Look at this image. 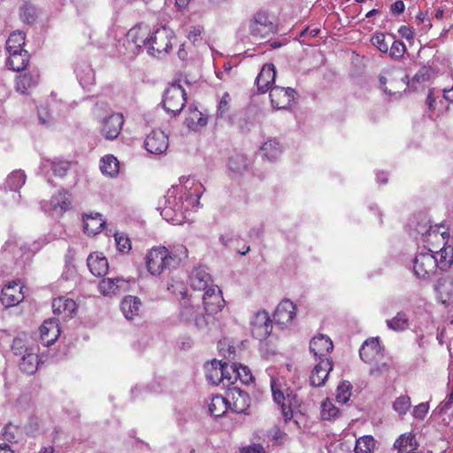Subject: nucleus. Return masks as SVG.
Listing matches in <instances>:
<instances>
[{"mask_svg":"<svg viewBox=\"0 0 453 453\" xmlns=\"http://www.w3.org/2000/svg\"><path fill=\"white\" fill-rule=\"evenodd\" d=\"M187 257L188 250L185 247L176 250H170L165 246L153 247L146 254V268L150 274L159 277L177 269Z\"/></svg>","mask_w":453,"mask_h":453,"instance_id":"obj_1","label":"nucleus"},{"mask_svg":"<svg viewBox=\"0 0 453 453\" xmlns=\"http://www.w3.org/2000/svg\"><path fill=\"white\" fill-rule=\"evenodd\" d=\"M176 287L173 291H178L183 298L189 296L194 300L202 299L204 309L210 313H216L224 307L225 300L218 285H205L203 289H196L195 285H176Z\"/></svg>","mask_w":453,"mask_h":453,"instance_id":"obj_2","label":"nucleus"},{"mask_svg":"<svg viewBox=\"0 0 453 453\" xmlns=\"http://www.w3.org/2000/svg\"><path fill=\"white\" fill-rule=\"evenodd\" d=\"M13 354L20 357L19 362V369L27 374H34L39 365L38 347L33 340L27 336L16 337L12 345Z\"/></svg>","mask_w":453,"mask_h":453,"instance_id":"obj_3","label":"nucleus"},{"mask_svg":"<svg viewBox=\"0 0 453 453\" xmlns=\"http://www.w3.org/2000/svg\"><path fill=\"white\" fill-rule=\"evenodd\" d=\"M180 84H171L165 91L163 105L166 111L173 115L180 113L185 106L187 97Z\"/></svg>","mask_w":453,"mask_h":453,"instance_id":"obj_4","label":"nucleus"},{"mask_svg":"<svg viewBox=\"0 0 453 453\" xmlns=\"http://www.w3.org/2000/svg\"><path fill=\"white\" fill-rule=\"evenodd\" d=\"M173 32L165 27H161L151 33L148 53L157 56L166 53L173 46Z\"/></svg>","mask_w":453,"mask_h":453,"instance_id":"obj_5","label":"nucleus"},{"mask_svg":"<svg viewBox=\"0 0 453 453\" xmlns=\"http://www.w3.org/2000/svg\"><path fill=\"white\" fill-rule=\"evenodd\" d=\"M434 252L426 251L417 254L413 261V271L418 278L422 280H429L438 268L437 257Z\"/></svg>","mask_w":453,"mask_h":453,"instance_id":"obj_6","label":"nucleus"},{"mask_svg":"<svg viewBox=\"0 0 453 453\" xmlns=\"http://www.w3.org/2000/svg\"><path fill=\"white\" fill-rule=\"evenodd\" d=\"M250 30L254 38L265 39L276 33L277 27L265 12H260L250 20Z\"/></svg>","mask_w":453,"mask_h":453,"instance_id":"obj_7","label":"nucleus"},{"mask_svg":"<svg viewBox=\"0 0 453 453\" xmlns=\"http://www.w3.org/2000/svg\"><path fill=\"white\" fill-rule=\"evenodd\" d=\"M450 237L449 227L443 224L431 226L423 234V242L428 247V251L434 252V250L444 247L448 244Z\"/></svg>","mask_w":453,"mask_h":453,"instance_id":"obj_8","label":"nucleus"},{"mask_svg":"<svg viewBox=\"0 0 453 453\" xmlns=\"http://www.w3.org/2000/svg\"><path fill=\"white\" fill-rule=\"evenodd\" d=\"M334 344L329 336L322 334L315 335L310 342V351L316 360L332 359L330 357Z\"/></svg>","mask_w":453,"mask_h":453,"instance_id":"obj_9","label":"nucleus"},{"mask_svg":"<svg viewBox=\"0 0 453 453\" xmlns=\"http://www.w3.org/2000/svg\"><path fill=\"white\" fill-rule=\"evenodd\" d=\"M124 117L121 113H113L101 122L100 133L107 140L116 139L122 129Z\"/></svg>","mask_w":453,"mask_h":453,"instance_id":"obj_10","label":"nucleus"},{"mask_svg":"<svg viewBox=\"0 0 453 453\" xmlns=\"http://www.w3.org/2000/svg\"><path fill=\"white\" fill-rule=\"evenodd\" d=\"M273 326L269 314L265 311H258L251 321L252 335L259 341L266 339L272 331Z\"/></svg>","mask_w":453,"mask_h":453,"instance_id":"obj_11","label":"nucleus"},{"mask_svg":"<svg viewBox=\"0 0 453 453\" xmlns=\"http://www.w3.org/2000/svg\"><path fill=\"white\" fill-rule=\"evenodd\" d=\"M227 399H229V409L235 413H243L250 407V396L237 386L227 389Z\"/></svg>","mask_w":453,"mask_h":453,"instance_id":"obj_12","label":"nucleus"},{"mask_svg":"<svg viewBox=\"0 0 453 453\" xmlns=\"http://www.w3.org/2000/svg\"><path fill=\"white\" fill-rule=\"evenodd\" d=\"M144 146L151 154H162L168 149V136L161 130H152L147 135Z\"/></svg>","mask_w":453,"mask_h":453,"instance_id":"obj_13","label":"nucleus"},{"mask_svg":"<svg viewBox=\"0 0 453 453\" xmlns=\"http://www.w3.org/2000/svg\"><path fill=\"white\" fill-rule=\"evenodd\" d=\"M334 365L332 359H323L319 361L314 366L310 376V384L313 388H319L326 384Z\"/></svg>","mask_w":453,"mask_h":453,"instance_id":"obj_14","label":"nucleus"},{"mask_svg":"<svg viewBox=\"0 0 453 453\" xmlns=\"http://www.w3.org/2000/svg\"><path fill=\"white\" fill-rule=\"evenodd\" d=\"M361 359L367 364H373L383 357L382 348L378 338L366 340L359 349Z\"/></svg>","mask_w":453,"mask_h":453,"instance_id":"obj_15","label":"nucleus"},{"mask_svg":"<svg viewBox=\"0 0 453 453\" xmlns=\"http://www.w3.org/2000/svg\"><path fill=\"white\" fill-rule=\"evenodd\" d=\"M151 31L148 25L140 23L133 27L127 33L128 39L137 48H149L150 42Z\"/></svg>","mask_w":453,"mask_h":453,"instance_id":"obj_16","label":"nucleus"},{"mask_svg":"<svg viewBox=\"0 0 453 453\" xmlns=\"http://www.w3.org/2000/svg\"><path fill=\"white\" fill-rule=\"evenodd\" d=\"M60 335L58 321L56 319H46L40 326V337L45 346L53 344Z\"/></svg>","mask_w":453,"mask_h":453,"instance_id":"obj_17","label":"nucleus"},{"mask_svg":"<svg viewBox=\"0 0 453 453\" xmlns=\"http://www.w3.org/2000/svg\"><path fill=\"white\" fill-rule=\"evenodd\" d=\"M25 285H4L0 300L5 306H14L24 299L23 288Z\"/></svg>","mask_w":453,"mask_h":453,"instance_id":"obj_18","label":"nucleus"},{"mask_svg":"<svg viewBox=\"0 0 453 453\" xmlns=\"http://www.w3.org/2000/svg\"><path fill=\"white\" fill-rule=\"evenodd\" d=\"M275 76L276 72L274 65L271 63L265 64L256 79L258 91L261 93L268 91L274 82Z\"/></svg>","mask_w":453,"mask_h":453,"instance_id":"obj_19","label":"nucleus"},{"mask_svg":"<svg viewBox=\"0 0 453 453\" xmlns=\"http://www.w3.org/2000/svg\"><path fill=\"white\" fill-rule=\"evenodd\" d=\"M87 264L91 273L98 278L104 277L108 273V260L98 253L90 254L87 259Z\"/></svg>","mask_w":453,"mask_h":453,"instance_id":"obj_20","label":"nucleus"},{"mask_svg":"<svg viewBox=\"0 0 453 453\" xmlns=\"http://www.w3.org/2000/svg\"><path fill=\"white\" fill-rule=\"evenodd\" d=\"M53 312L56 315H62L64 319L73 317L77 309L76 303L70 298L58 297L52 302Z\"/></svg>","mask_w":453,"mask_h":453,"instance_id":"obj_21","label":"nucleus"},{"mask_svg":"<svg viewBox=\"0 0 453 453\" xmlns=\"http://www.w3.org/2000/svg\"><path fill=\"white\" fill-rule=\"evenodd\" d=\"M84 232L88 235L100 233L105 226V220L100 213H89L83 215Z\"/></svg>","mask_w":453,"mask_h":453,"instance_id":"obj_22","label":"nucleus"},{"mask_svg":"<svg viewBox=\"0 0 453 453\" xmlns=\"http://www.w3.org/2000/svg\"><path fill=\"white\" fill-rule=\"evenodd\" d=\"M39 81V73L37 72H29L19 74L16 78L17 91L26 94L29 89L35 88Z\"/></svg>","mask_w":453,"mask_h":453,"instance_id":"obj_23","label":"nucleus"},{"mask_svg":"<svg viewBox=\"0 0 453 453\" xmlns=\"http://www.w3.org/2000/svg\"><path fill=\"white\" fill-rule=\"evenodd\" d=\"M185 123L191 130H198L208 123V116L198 111L197 108L189 107Z\"/></svg>","mask_w":453,"mask_h":453,"instance_id":"obj_24","label":"nucleus"},{"mask_svg":"<svg viewBox=\"0 0 453 453\" xmlns=\"http://www.w3.org/2000/svg\"><path fill=\"white\" fill-rule=\"evenodd\" d=\"M205 376L209 382L213 385L221 384L224 380V373L222 372V362L212 360L204 365Z\"/></svg>","mask_w":453,"mask_h":453,"instance_id":"obj_25","label":"nucleus"},{"mask_svg":"<svg viewBox=\"0 0 453 453\" xmlns=\"http://www.w3.org/2000/svg\"><path fill=\"white\" fill-rule=\"evenodd\" d=\"M9 54L7 64L12 71L20 72L27 68L30 58L27 50L9 52Z\"/></svg>","mask_w":453,"mask_h":453,"instance_id":"obj_26","label":"nucleus"},{"mask_svg":"<svg viewBox=\"0 0 453 453\" xmlns=\"http://www.w3.org/2000/svg\"><path fill=\"white\" fill-rule=\"evenodd\" d=\"M141 307L140 299L136 296H126L121 303V311L127 319H133L139 314Z\"/></svg>","mask_w":453,"mask_h":453,"instance_id":"obj_27","label":"nucleus"},{"mask_svg":"<svg viewBox=\"0 0 453 453\" xmlns=\"http://www.w3.org/2000/svg\"><path fill=\"white\" fill-rule=\"evenodd\" d=\"M228 403L229 399L225 398L222 395L212 396L208 405L211 415L214 417H221L229 408Z\"/></svg>","mask_w":453,"mask_h":453,"instance_id":"obj_28","label":"nucleus"},{"mask_svg":"<svg viewBox=\"0 0 453 453\" xmlns=\"http://www.w3.org/2000/svg\"><path fill=\"white\" fill-rule=\"evenodd\" d=\"M100 169L103 174L114 177L119 173V163L113 155H106L101 159Z\"/></svg>","mask_w":453,"mask_h":453,"instance_id":"obj_29","label":"nucleus"},{"mask_svg":"<svg viewBox=\"0 0 453 453\" xmlns=\"http://www.w3.org/2000/svg\"><path fill=\"white\" fill-rule=\"evenodd\" d=\"M25 39V34L21 31L12 33L6 41V50L8 52H20V50H24Z\"/></svg>","mask_w":453,"mask_h":453,"instance_id":"obj_30","label":"nucleus"},{"mask_svg":"<svg viewBox=\"0 0 453 453\" xmlns=\"http://www.w3.org/2000/svg\"><path fill=\"white\" fill-rule=\"evenodd\" d=\"M261 150L265 157L273 161L281 154L280 143L276 139H269L262 145Z\"/></svg>","mask_w":453,"mask_h":453,"instance_id":"obj_31","label":"nucleus"},{"mask_svg":"<svg viewBox=\"0 0 453 453\" xmlns=\"http://www.w3.org/2000/svg\"><path fill=\"white\" fill-rule=\"evenodd\" d=\"M440 258H437L438 268L447 271L453 264V245H445L439 250Z\"/></svg>","mask_w":453,"mask_h":453,"instance_id":"obj_32","label":"nucleus"},{"mask_svg":"<svg viewBox=\"0 0 453 453\" xmlns=\"http://www.w3.org/2000/svg\"><path fill=\"white\" fill-rule=\"evenodd\" d=\"M25 181L26 175L23 171H13L6 178L5 188L10 191H18L24 185Z\"/></svg>","mask_w":453,"mask_h":453,"instance_id":"obj_33","label":"nucleus"},{"mask_svg":"<svg viewBox=\"0 0 453 453\" xmlns=\"http://www.w3.org/2000/svg\"><path fill=\"white\" fill-rule=\"evenodd\" d=\"M386 324L393 331H403L409 327V318L405 312L400 311L393 319H387Z\"/></svg>","mask_w":453,"mask_h":453,"instance_id":"obj_34","label":"nucleus"},{"mask_svg":"<svg viewBox=\"0 0 453 453\" xmlns=\"http://www.w3.org/2000/svg\"><path fill=\"white\" fill-rule=\"evenodd\" d=\"M320 409L323 420H334L340 414L339 409L328 398L322 401Z\"/></svg>","mask_w":453,"mask_h":453,"instance_id":"obj_35","label":"nucleus"},{"mask_svg":"<svg viewBox=\"0 0 453 453\" xmlns=\"http://www.w3.org/2000/svg\"><path fill=\"white\" fill-rule=\"evenodd\" d=\"M375 441L372 435H364L356 441L355 453H373Z\"/></svg>","mask_w":453,"mask_h":453,"instance_id":"obj_36","label":"nucleus"},{"mask_svg":"<svg viewBox=\"0 0 453 453\" xmlns=\"http://www.w3.org/2000/svg\"><path fill=\"white\" fill-rule=\"evenodd\" d=\"M50 204L54 209H60L64 211H67L71 204L68 192L66 190L58 191V194L51 197Z\"/></svg>","mask_w":453,"mask_h":453,"instance_id":"obj_37","label":"nucleus"},{"mask_svg":"<svg viewBox=\"0 0 453 453\" xmlns=\"http://www.w3.org/2000/svg\"><path fill=\"white\" fill-rule=\"evenodd\" d=\"M271 376V390L273 398L275 403L280 406L283 411V391H282V383L280 379L275 378L273 373L269 372Z\"/></svg>","mask_w":453,"mask_h":453,"instance_id":"obj_38","label":"nucleus"},{"mask_svg":"<svg viewBox=\"0 0 453 453\" xmlns=\"http://www.w3.org/2000/svg\"><path fill=\"white\" fill-rule=\"evenodd\" d=\"M435 291L438 300L445 304H453V285H436Z\"/></svg>","mask_w":453,"mask_h":453,"instance_id":"obj_39","label":"nucleus"},{"mask_svg":"<svg viewBox=\"0 0 453 453\" xmlns=\"http://www.w3.org/2000/svg\"><path fill=\"white\" fill-rule=\"evenodd\" d=\"M231 372H233V377H234L235 382L237 380H240L242 384L248 385L253 380L250 370L247 366L236 365V366H233Z\"/></svg>","mask_w":453,"mask_h":453,"instance_id":"obj_40","label":"nucleus"},{"mask_svg":"<svg viewBox=\"0 0 453 453\" xmlns=\"http://www.w3.org/2000/svg\"><path fill=\"white\" fill-rule=\"evenodd\" d=\"M190 280L198 283H209L212 280V277L204 265L195 267L190 273Z\"/></svg>","mask_w":453,"mask_h":453,"instance_id":"obj_41","label":"nucleus"},{"mask_svg":"<svg viewBox=\"0 0 453 453\" xmlns=\"http://www.w3.org/2000/svg\"><path fill=\"white\" fill-rule=\"evenodd\" d=\"M407 446L414 447V449H417L418 443L415 435L411 433L400 435L394 443V447L398 449L399 453H402Z\"/></svg>","mask_w":453,"mask_h":453,"instance_id":"obj_42","label":"nucleus"},{"mask_svg":"<svg viewBox=\"0 0 453 453\" xmlns=\"http://www.w3.org/2000/svg\"><path fill=\"white\" fill-rule=\"evenodd\" d=\"M288 401V411H285V421L290 419L294 413L296 411H299V407L301 406V400L296 393L291 391L287 394L285 396V402Z\"/></svg>","mask_w":453,"mask_h":453,"instance_id":"obj_43","label":"nucleus"},{"mask_svg":"<svg viewBox=\"0 0 453 453\" xmlns=\"http://www.w3.org/2000/svg\"><path fill=\"white\" fill-rule=\"evenodd\" d=\"M268 90L272 107L275 110L283 109V87L273 86Z\"/></svg>","mask_w":453,"mask_h":453,"instance_id":"obj_44","label":"nucleus"},{"mask_svg":"<svg viewBox=\"0 0 453 453\" xmlns=\"http://www.w3.org/2000/svg\"><path fill=\"white\" fill-rule=\"evenodd\" d=\"M390 36L395 39V36L393 35H390ZM406 46L405 44L400 41V40H394L391 43V46L389 47L388 54L391 58L395 60H400L403 58L404 53L406 52Z\"/></svg>","mask_w":453,"mask_h":453,"instance_id":"obj_45","label":"nucleus"},{"mask_svg":"<svg viewBox=\"0 0 453 453\" xmlns=\"http://www.w3.org/2000/svg\"><path fill=\"white\" fill-rule=\"evenodd\" d=\"M184 300L182 303V310L180 311V316L183 319L189 321L192 320L196 315L198 313V307H196L193 303H188V301L191 300L189 296H187L186 298H183ZM192 301H195L192 299Z\"/></svg>","mask_w":453,"mask_h":453,"instance_id":"obj_46","label":"nucleus"},{"mask_svg":"<svg viewBox=\"0 0 453 453\" xmlns=\"http://www.w3.org/2000/svg\"><path fill=\"white\" fill-rule=\"evenodd\" d=\"M117 249L119 252L127 254L132 249L130 238L123 233L114 234Z\"/></svg>","mask_w":453,"mask_h":453,"instance_id":"obj_47","label":"nucleus"},{"mask_svg":"<svg viewBox=\"0 0 453 453\" xmlns=\"http://www.w3.org/2000/svg\"><path fill=\"white\" fill-rule=\"evenodd\" d=\"M351 385L349 382H342L336 389V400L338 403H345L349 401L351 395Z\"/></svg>","mask_w":453,"mask_h":453,"instance_id":"obj_48","label":"nucleus"},{"mask_svg":"<svg viewBox=\"0 0 453 453\" xmlns=\"http://www.w3.org/2000/svg\"><path fill=\"white\" fill-rule=\"evenodd\" d=\"M371 42L378 50L382 53H388L389 50L388 42H386V35L383 33H375L371 38Z\"/></svg>","mask_w":453,"mask_h":453,"instance_id":"obj_49","label":"nucleus"},{"mask_svg":"<svg viewBox=\"0 0 453 453\" xmlns=\"http://www.w3.org/2000/svg\"><path fill=\"white\" fill-rule=\"evenodd\" d=\"M411 398L408 395H401L393 403V409L399 414L404 415L411 408Z\"/></svg>","mask_w":453,"mask_h":453,"instance_id":"obj_50","label":"nucleus"},{"mask_svg":"<svg viewBox=\"0 0 453 453\" xmlns=\"http://www.w3.org/2000/svg\"><path fill=\"white\" fill-rule=\"evenodd\" d=\"M228 166L231 171L241 173L247 168V159L242 155L231 157Z\"/></svg>","mask_w":453,"mask_h":453,"instance_id":"obj_51","label":"nucleus"},{"mask_svg":"<svg viewBox=\"0 0 453 453\" xmlns=\"http://www.w3.org/2000/svg\"><path fill=\"white\" fill-rule=\"evenodd\" d=\"M233 366H236L235 364L232 365H228L226 363H222V372L224 373V380H221V384L223 387L232 388L231 386H234L235 383L234 377H233V372H231V369Z\"/></svg>","mask_w":453,"mask_h":453,"instance_id":"obj_52","label":"nucleus"},{"mask_svg":"<svg viewBox=\"0 0 453 453\" xmlns=\"http://www.w3.org/2000/svg\"><path fill=\"white\" fill-rule=\"evenodd\" d=\"M230 104H231V96L228 92H225L218 104V109H217L218 116L222 118L226 112H228L230 110Z\"/></svg>","mask_w":453,"mask_h":453,"instance_id":"obj_53","label":"nucleus"},{"mask_svg":"<svg viewBox=\"0 0 453 453\" xmlns=\"http://www.w3.org/2000/svg\"><path fill=\"white\" fill-rule=\"evenodd\" d=\"M41 427V420L35 416H32L28 418L27 423L25 426V430L27 434L35 435L39 432Z\"/></svg>","mask_w":453,"mask_h":453,"instance_id":"obj_54","label":"nucleus"},{"mask_svg":"<svg viewBox=\"0 0 453 453\" xmlns=\"http://www.w3.org/2000/svg\"><path fill=\"white\" fill-rule=\"evenodd\" d=\"M266 436L268 438V441L272 442L273 445L280 444L282 437L280 427L279 426H273L267 431Z\"/></svg>","mask_w":453,"mask_h":453,"instance_id":"obj_55","label":"nucleus"},{"mask_svg":"<svg viewBox=\"0 0 453 453\" xmlns=\"http://www.w3.org/2000/svg\"><path fill=\"white\" fill-rule=\"evenodd\" d=\"M51 168L55 175L64 176L70 168V163L67 161L54 162Z\"/></svg>","mask_w":453,"mask_h":453,"instance_id":"obj_56","label":"nucleus"},{"mask_svg":"<svg viewBox=\"0 0 453 453\" xmlns=\"http://www.w3.org/2000/svg\"><path fill=\"white\" fill-rule=\"evenodd\" d=\"M297 307L296 305L290 300L285 298V311H288V318L287 323L288 325H292L294 319L296 315Z\"/></svg>","mask_w":453,"mask_h":453,"instance_id":"obj_57","label":"nucleus"},{"mask_svg":"<svg viewBox=\"0 0 453 453\" xmlns=\"http://www.w3.org/2000/svg\"><path fill=\"white\" fill-rule=\"evenodd\" d=\"M99 291L103 296H112L118 294L119 285H98Z\"/></svg>","mask_w":453,"mask_h":453,"instance_id":"obj_58","label":"nucleus"},{"mask_svg":"<svg viewBox=\"0 0 453 453\" xmlns=\"http://www.w3.org/2000/svg\"><path fill=\"white\" fill-rule=\"evenodd\" d=\"M240 453H265L264 446L260 443H252L249 446L242 447Z\"/></svg>","mask_w":453,"mask_h":453,"instance_id":"obj_59","label":"nucleus"},{"mask_svg":"<svg viewBox=\"0 0 453 453\" xmlns=\"http://www.w3.org/2000/svg\"><path fill=\"white\" fill-rule=\"evenodd\" d=\"M428 412V406L426 403H420L414 408L413 415L415 418L423 419Z\"/></svg>","mask_w":453,"mask_h":453,"instance_id":"obj_60","label":"nucleus"},{"mask_svg":"<svg viewBox=\"0 0 453 453\" xmlns=\"http://www.w3.org/2000/svg\"><path fill=\"white\" fill-rule=\"evenodd\" d=\"M18 428L12 425H8L4 427V437L6 441L12 442L15 439V433Z\"/></svg>","mask_w":453,"mask_h":453,"instance_id":"obj_61","label":"nucleus"},{"mask_svg":"<svg viewBox=\"0 0 453 453\" xmlns=\"http://www.w3.org/2000/svg\"><path fill=\"white\" fill-rule=\"evenodd\" d=\"M398 33L402 37H403L407 40H412L414 38V32L408 26H405V25L401 26L398 29Z\"/></svg>","mask_w":453,"mask_h":453,"instance_id":"obj_62","label":"nucleus"},{"mask_svg":"<svg viewBox=\"0 0 453 453\" xmlns=\"http://www.w3.org/2000/svg\"><path fill=\"white\" fill-rule=\"evenodd\" d=\"M202 28L200 27L193 26L190 27L188 33V38L193 42L197 41L198 37L201 35Z\"/></svg>","mask_w":453,"mask_h":453,"instance_id":"obj_63","label":"nucleus"},{"mask_svg":"<svg viewBox=\"0 0 453 453\" xmlns=\"http://www.w3.org/2000/svg\"><path fill=\"white\" fill-rule=\"evenodd\" d=\"M405 8L404 3L401 0L395 1L390 7L393 14L399 15L403 12Z\"/></svg>","mask_w":453,"mask_h":453,"instance_id":"obj_64","label":"nucleus"}]
</instances>
